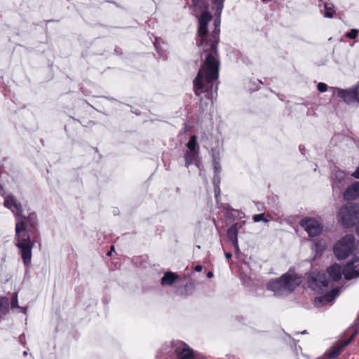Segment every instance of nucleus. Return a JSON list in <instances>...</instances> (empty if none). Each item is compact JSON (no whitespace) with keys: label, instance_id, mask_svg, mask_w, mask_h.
I'll use <instances>...</instances> for the list:
<instances>
[{"label":"nucleus","instance_id":"423d86ee","mask_svg":"<svg viewBox=\"0 0 359 359\" xmlns=\"http://www.w3.org/2000/svg\"><path fill=\"white\" fill-rule=\"evenodd\" d=\"M358 217L359 207L354 203H346L340 208L338 212L339 221L345 228H349L355 225Z\"/></svg>","mask_w":359,"mask_h":359},{"label":"nucleus","instance_id":"1a4fd4ad","mask_svg":"<svg viewBox=\"0 0 359 359\" xmlns=\"http://www.w3.org/2000/svg\"><path fill=\"white\" fill-rule=\"evenodd\" d=\"M300 225L308 233L310 237L320 235L323 231L322 225L315 219L306 217L301 220Z\"/></svg>","mask_w":359,"mask_h":359},{"label":"nucleus","instance_id":"e433bc0d","mask_svg":"<svg viewBox=\"0 0 359 359\" xmlns=\"http://www.w3.org/2000/svg\"><path fill=\"white\" fill-rule=\"evenodd\" d=\"M114 250V246H112V247H111V250L108 252L107 255H108L109 256H110V255H111V252H112V251H113Z\"/></svg>","mask_w":359,"mask_h":359},{"label":"nucleus","instance_id":"473e14b6","mask_svg":"<svg viewBox=\"0 0 359 359\" xmlns=\"http://www.w3.org/2000/svg\"><path fill=\"white\" fill-rule=\"evenodd\" d=\"M214 180H215V184L219 186V178L218 177V175H216L215 174V176H214ZM215 180H213L214 182Z\"/></svg>","mask_w":359,"mask_h":359},{"label":"nucleus","instance_id":"72a5a7b5","mask_svg":"<svg viewBox=\"0 0 359 359\" xmlns=\"http://www.w3.org/2000/svg\"><path fill=\"white\" fill-rule=\"evenodd\" d=\"M203 269V266L201 265H196L195 267H194V270L197 272H200Z\"/></svg>","mask_w":359,"mask_h":359},{"label":"nucleus","instance_id":"a19ab883","mask_svg":"<svg viewBox=\"0 0 359 359\" xmlns=\"http://www.w3.org/2000/svg\"><path fill=\"white\" fill-rule=\"evenodd\" d=\"M319 1H322L323 0H318Z\"/></svg>","mask_w":359,"mask_h":359},{"label":"nucleus","instance_id":"4468645a","mask_svg":"<svg viewBox=\"0 0 359 359\" xmlns=\"http://www.w3.org/2000/svg\"><path fill=\"white\" fill-rule=\"evenodd\" d=\"M179 276L173 272H166L161 278V283L163 286L172 285Z\"/></svg>","mask_w":359,"mask_h":359},{"label":"nucleus","instance_id":"39448f33","mask_svg":"<svg viewBox=\"0 0 359 359\" xmlns=\"http://www.w3.org/2000/svg\"><path fill=\"white\" fill-rule=\"evenodd\" d=\"M157 359H195L193 349L182 341H173L166 346Z\"/></svg>","mask_w":359,"mask_h":359},{"label":"nucleus","instance_id":"f3484780","mask_svg":"<svg viewBox=\"0 0 359 359\" xmlns=\"http://www.w3.org/2000/svg\"><path fill=\"white\" fill-rule=\"evenodd\" d=\"M8 299L5 297L0 298V318L8 312Z\"/></svg>","mask_w":359,"mask_h":359},{"label":"nucleus","instance_id":"dca6fc26","mask_svg":"<svg viewBox=\"0 0 359 359\" xmlns=\"http://www.w3.org/2000/svg\"><path fill=\"white\" fill-rule=\"evenodd\" d=\"M311 248L316 252V255H320L326 249L325 241L323 240L314 241L312 244Z\"/></svg>","mask_w":359,"mask_h":359},{"label":"nucleus","instance_id":"2eb2a0df","mask_svg":"<svg viewBox=\"0 0 359 359\" xmlns=\"http://www.w3.org/2000/svg\"><path fill=\"white\" fill-rule=\"evenodd\" d=\"M194 285L191 283H188L184 286L177 287L176 293L180 296L189 295L194 292Z\"/></svg>","mask_w":359,"mask_h":359},{"label":"nucleus","instance_id":"f8f14e48","mask_svg":"<svg viewBox=\"0 0 359 359\" xmlns=\"http://www.w3.org/2000/svg\"><path fill=\"white\" fill-rule=\"evenodd\" d=\"M359 197V181L349 185L344 193V198L346 201L355 200Z\"/></svg>","mask_w":359,"mask_h":359},{"label":"nucleus","instance_id":"aec40b11","mask_svg":"<svg viewBox=\"0 0 359 359\" xmlns=\"http://www.w3.org/2000/svg\"><path fill=\"white\" fill-rule=\"evenodd\" d=\"M212 162L215 174L219 175L221 172L222 168L219 163V154H212Z\"/></svg>","mask_w":359,"mask_h":359},{"label":"nucleus","instance_id":"6ab92c4d","mask_svg":"<svg viewBox=\"0 0 359 359\" xmlns=\"http://www.w3.org/2000/svg\"><path fill=\"white\" fill-rule=\"evenodd\" d=\"M343 349H344V348L342 347V346L341 344H339L337 346L333 347L328 351L327 355V359L335 358L341 353V352L342 351Z\"/></svg>","mask_w":359,"mask_h":359},{"label":"nucleus","instance_id":"7c9ffc66","mask_svg":"<svg viewBox=\"0 0 359 359\" xmlns=\"http://www.w3.org/2000/svg\"><path fill=\"white\" fill-rule=\"evenodd\" d=\"M213 184L215 187V197L217 200L220 195V189L219 186L215 184V180L213 182Z\"/></svg>","mask_w":359,"mask_h":359},{"label":"nucleus","instance_id":"6e6552de","mask_svg":"<svg viewBox=\"0 0 359 359\" xmlns=\"http://www.w3.org/2000/svg\"><path fill=\"white\" fill-rule=\"evenodd\" d=\"M330 89L333 91L334 94L337 93L338 96L342 98L346 103H351L355 101L359 102V90L358 86L346 90L336 87H332Z\"/></svg>","mask_w":359,"mask_h":359},{"label":"nucleus","instance_id":"b1692460","mask_svg":"<svg viewBox=\"0 0 359 359\" xmlns=\"http://www.w3.org/2000/svg\"><path fill=\"white\" fill-rule=\"evenodd\" d=\"M225 0H215L213 1V8L217 9L218 14L222 13Z\"/></svg>","mask_w":359,"mask_h":359},{"label":"nucleus","instance_id":"f257e3e1","mask_svg":"<svg viewBox=\"0 0 359 359\" xmlns=\"http://www.w3.org/2000/svg\"><path fill=\"white\" fill-rule=\"evenodd\" d=\"M221 14L215 9L214 29L208 32V25L212 17L208 11H203L198 18L197 45L201 47L203 63L194 81L195 94L199 96L203 92L217 93L219 59L217 45L219 41Z\"/></svg>","mask_w":359,"mask_h":359},{"label":"nucleus","instance_id":"393cba45","mask_svg":"<svg viewBox=\"0 0 359 359\" xmlns=\"http://www.w3.org/2000/svg\"><path fill=\"white\" fill-rule=\"evenodd\" d=\"M18 306H19V304H18V293L15 292V293H13V294L11 297V309L12 311H13Z\"/></svg>","mask_w":359,"mask_h":359},{"label":"nucleus","instance_id":"4c0bfd02","mask_svg":"<svg viewBox=\"0 0 359 359\" xmlns=\"http://www.w3.org/2000/svg\"><path fill=\"white\" fill-rule=\"evenodd\" d=\"M299 149H300L301 152H302L303 154H304L303 153V151H302V150H304V148H302V146H299Z\"/></svg>","mask_w":359,"mask_h":359},{"label":"nucleus","instance_id":"f03ea898","mask_svg":"<svg viewBox=\"0 0 359 359\" xmlns=\"http://www.w3.org/2000/svg\"><path fill=\"white\" fill-rule=\"evenodd\" d=\"M4 204L15 216V244L19 250L25 266L28 267L31 262L32 251L34 245L29 233L35 232L38 229L37 215L34 212L29 213L27 216L25 215L21 203L12 194H8L4 198Z\"/></svg>","mask_w":359,"mask_h":359},{"label":"nucleus","instance_id":"a878e982","mask_svg":"<svg viewBox=\"0 0 359 359\" xmlns=\"http://www.w3.org/2000/svg\"><path fill=\"white\" fill-rule=\"evenodd\" d=\"M358 30L357 29H351L350 32H346L345 36L347 38H349L351 39H355L358 36Z\"/></svg>","mask_w":359,"mask_h":359},{"label":"nucleus","instance_id":"c756f323","mask_svg":"<svg viewBox=\"0 0 359 359\" xmlns=\"http://www.w3.org/2000/svg\"><path fill=\"white\" fill-rule=\"evenodd\" d=\"M355 336V333L352 334V336L349 339H348L345 341H343L340 344L344 348L346 346H348L351 342V341L353 339Z\"/></svg>","mask_w":359,"mask_h":359},{"label":"nucleus","instance_id":"c85d7f7f","mask_svg":"<svg viewBox=\"0 0 359 359\" xmlns=\"http://www.w3.org/2000/svg\"><path fill=\"white\" fill-rule=\"evenodd\" d=\"M317 88L320 93H324L327 90V86L325 83L320 82L317 86Z\"/></svg>","mask_w":359,"mask_h":359},{"label":"nucleus","instance_id":"a211bd4d","mask_svg":"<svg viewBox=\"0 0 359 359\" xmlns=\"http://www.w3.org/2000/svg\"><path fill=\"white\" fill-rule=\"evenodd\" d=\"M193 4L195 8H198L201 11V13L203 11H208V0H192Z\"/></svg>","mask_w":359,"mask_h":359},{"label":"nucleus","instance_id":"9d476101","mask_svg":"<svg viewBox=\"0 0 359 359\" xmlns=\"http://www.w3.org/2000/svg\"><path fill=\"white\" fill-rule=\"evenodd\" d=\"M245 223V221L236 222L232 224L227 231V237L229 240L232 243L236 250H239L238 243V232L239 229L243 228Z\"/></svg>","mask_w":359,"mask_h":359},{"label":"nucleus","instance_id":"2f4dec72","mask_svg":"<svg viewBox=\"0 0 359 359\" xmlns=\"http://www.w3.org/2000/svg\"><path fill=\"white\" fill-rule=\"evenodd\" d=\"M352 176L356 179H359V166L356 169V170L352 174Z\"/></svg>","mask_w":359,"mask_h":359},{"label":"nucleus","instance_id":"58836bf2","mask_svg":"<svg viewBox=\"0 0 359 359\" xmlns=\"http://www.w3.org/2000/svg\"><path fill=\"white\" fill-rule=\"evenodd\" d=\"M306 332H307L306 330H304L303 332H302V334H306Z\"/></svg>","mask_w":359,"mask_h":359},{"label":"nucleus","instance_id":"4be33fe9","mask_svg":"<svg viewBox=\"0 0 359 359\" xmlns=\"http://www.w3.org/2000/svg\"><path fill=\"white\" fill-rule=\"evenodd\" d=\"M197 144V138L195 135L191 137L190 140L187 144V147L189 148V152L195 153L196 147Z\"/></svg>","mask_w":359,"mask_h":359},{"label":"nucleus","instance_id":"c9c22d12","mask_svg":"<svg viewBox=\"0 0 359 359\" xmlns=\"http://www.w3.org/2000/svg\"><path fill=\"white\" fill-rule=\"evenodd\" d=\"M213 276V273L212 271H209L208 273H207V277L208 278H212Z\"/></svg>","mask_w":359,"mask_h":359},{"label":"nucleus","instance_id":"7ed1b4c3","mask_svg":"<svg viewBox=\"0 0 359 359\" xmlns=\"http://www.w3.org/2000/svg\"><path fill=\"white\" fill-rule=\"evenodd\" d=\"M328 278L325 273H318L316 276H309V286L313 290L323 292L330 285V281L337 282L343 273L345 279L351 280L359 277V257L353 256L344 266L343 270L340 265L334 264L327 268Z\"/></svg>","mask_w":359,"mask_h":359},{"label":"nucleus","instance_id":"412c9836","mask_svg":"<svg viewBox=\"0 0 359 359\" xmlns=\"http://www.w3.org/2000/svg\"><path fill=\"white\" fill-rule=\"evenodd\" d=\"M333 5L330 3H325L324 4V8L325 11L324 12L323 15L325 18H331L333 17V14L334 13V11L333 10Z\"/></svg>","mask_w":359,"mask_h":359},{"label":"nucleus","instance_id":"ea45409f","mask_svg":"<svg viewBox=\"0 0 359 359\" xmlns=\"http://www.w3.org/2000/svg\"><path fill=\"white\" fill-rule=\"evenodd\" d=\"M27 354V351H24L23 355H26Z\"/></svg>","mask_w":359,"mask_h":359},{"label":"nucleus","instance_id":"0eeeda50","mask_svg":"<svg viewBox=\"0 0 359 359\" xmlns=\"http://www.w3.org/2000/svg\"><path fill=\"white\" fill-rule=\"evenodd\" d=\"M355 238L352 234L342 237L334 245V253L338 259H346L353 250Z\"/></svg>","mask_w":359,"mask_h":359},{"label":"nucleus","instance_id":"20e7f679","mask_svg":"<svg viewBox=\"0 0 359 359\" xmlns=\"http://www.w3.org/2000/svg\"><path fill=\"white\" fill-rule=\"evenodd\" d=\"M302 283V278L294 270L290 269L280 278L271 279L266 284L268 290L276 297H283L290 294Z\"/></svg>","mask_w":359,"mask_h":359},{"label":"nucleus","instance_id":"cd10ccee","mask_svg":"<svg viewBox=\"0 0 359 359\" xmlns=\"http://www.w3.org/2000/svg\"><path fill=\"white\" fill-rule=\"evenodd\" d=\"M12 311L13 313H22L24 314H27V307L18 306L16 309H15Z\"/></svg>","mask_w":359,"mask_h":359},{"label":"nucleus","instance_id":"bb28decb","mask_svg":"<svg viewBox=\"0 0 359 359\" xmlns=\"http://www.w3.org/2000/svg\"><path fill=\"white\" fill-rule=\"evenodd\" d=\"M253 221L255 222H259L260 221H263L266 223L269 222V220L264 217V214H263V213L255 215L253 216Z\"/></svg>","mask_w":359,"mask_h":359},{"label":"nucleus","instance_id":"f704fd0d","mask_svg":"<svg viewBox=\"0 0 359 359\" xmlns=\"http://www.w3.org/2000/svg\"><path fill=\"white\" fill-rule=\"evenodd\" d=\"M225 257L226 259H230L232 257V254L231 252H226Z\"/></svg>","mask_w":359,"mask_h":359},{"label":"nucleus","instance_id":"9b49d317","mask_svg":"<svg viewBox=\"0 0 359 359\" xmlns=\"http://www.w3.org/2000/svg\"><path fill=\"white\" fill-rule=\"evenodd\" d=\"M339 290L337 287H335L325 295L316 297V304L320 306L332 304L334 299L339 295Z\"/></svg>","mask_w":359,"mask_h":359},{"label":"nucleus","instance_id":"ddd939ff","mask_svg":"<svg viewBox=\"0 0 359 359\" xmlns=\"http://www.w3.org/2000/svg\"><path fill=\"white\" fill-rule=\"evenodd\" d=\"M346 184V180L343 172H339L332 182L334 190L338 189L341 191Z\"/></svg>","mask_w":359,"mask_h":359},{"label":"nucleus","instance_id":"5701e85b","mask_svg":"<svg viewBox=\"0 0 359 359\" xmlns=\"http://www.w3.org/2000/svg\"><path fill=\"white\" fill-rule=\"evenodd\" d=\"M195 158H196V153L187 152L184 155L186 166L189 167L191 164H192Z\"/></svg>","mask_w":359,"mask_h":359}]
</instances>
